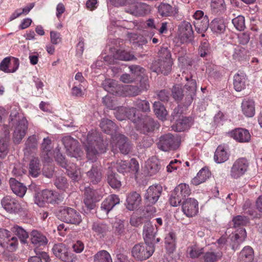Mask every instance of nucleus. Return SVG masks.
I'll use <instances>...</instances> for the list:
<instances>
[{"instance_id":"1","label":"nucleus","mask_w":262,"mask_h":262,"mask_svg":"<svg viewBox=\"0 0 262 262\" xmlns=\"http://www.w3.org/2000/svg\"><path fill=\"white\" fill-rule=\"evenodd\" d=\"M89 160L95 162L97 157L106 151L107 144L97 133H89L83 143Z\"/></svg>"},{"instance_id":"2","label":"nucleus","mask_w":262,"mask_h":262,"mask_svg":"<svg viewBox=\"0 0 262 262\" xmlns=\"http://www.w3.org/2000/svg\"><path fill=\"white\" fill-rule=\"evenodd\" d=\"M103 85L105 91L113 95L118 96H136L141 93V90L135 85H122L113 79L105 80Z\"/></svg>"},{"instance_id":"3","label":"nucleus","mask_w":262,"mask_h":262,"mask_svg":"<svg viewBox=\"0 0 262 262\" xmlns=\"http://www.w3.org/2000/svg\"><path fill=\"white\" fill-rule=\"evenodd\" d=\"M155 251V246L145 244L135 245L132 250V255L137 260H143L148 258Z\"/></svg>"},{"instance_id":"4","label":"nucleus","mask_w":262,"mask_h":262,"mask_svg":"<svg viewBox=\"0 0 262 262\" xmlns=\"http://www.w3.org/2000/svg\"><path fill=\"white\" fill-rule=\"evenodd\" d=\"M57 216L61 221L69 224H79L82 221L80 213L70 207L61 208Z\"/></svg>"},{"instance_id":"5","label":"nucleus","mask_w":262,"mask_h":262,"mask_svg":"<svg viewBox=\"0 0 262 262\" xmlns=\"http://www.w3.org/2000/svg\"><path fill=\"white\" fill-rule=\"evenodd\" d=\"M157 145L160 150L168 151L177 149L179 147L180 142L177 137L168 133L164 134L159 138Z\"/></svg>"},{"instance_id":"6","label":"nucleus","mask_w":262,"mask_h":262,"mask_svg":"<svg viewBox=\"0 0 262 262\" xmlns=\"http://www.w3.org/2000/svg\"><path fill=\"white\" fill-rule=\"evenodd\" d=\"M62 142L66 149L67 154L69 156L76 159L81 158L83 155L78 142L70 136H66L62 138Z\"/></svg>"},{"instance_id":"7","label":"nucleus","mask_w":262,"mask_h":262,"mask_svg":"<svg viewBox=\"0 0 262 262\" xmlns=\"http://www.w3.org/2000/svg\"><path fill=\"white\" fill-rule=\"evenodd\" d=\"M112 150L115 152L119 148L120 151L124 155L128 154L132 149V145L127 138L123 135L116 134L113 137Z\"/></svg>"},{"instance_id":"8","label":"nucleus","mask_w":262,"mask_h":262,"mask_svg":"<svg viewBox=\"0 0 262 262\" xmlns=\"http://www.w3.org/2000/svg\"><path fill=\"white\" fill-rule=\"evenodd\" d=\"M54 255L59 259L64 262H73L75 256L63 243L55 244L52 248Z\"/></svg>"},{"instance_id":"9","label":"nucleus","mask_w":262,"mask_h":262,"mask_svg":"<svg viewBox=\"0 0 262 262\" xmlns=\"http://www.w3.org/2000/svg\"><path fill=\"white\" fill-rule=\"evenodd\" d=\"M178 35L183 43L190 42L193 38V31L190 23L184 21L178 26Z\"/></svg>"},{"instance_id":"10","label":"nucleus","mask_w":262,"mask_h":262,"mask_svg":"<svg viewBox=\"0 0 262 262\" xmlns=\"http://www.w3.org/2000/svg\"><path fill=\"white\" fill-rule=\"evenodd\" d=\"M158 231L157 225L155 226L150 222H146L143 227V235L145 243L149 245H154L160 241V238H155Z\"/></svg>"},{"instance_id":"11","label":"nucleus","mask_w":262,"mask_h":262,"mask_svg":"<svg viewBox=\"0 0 262 262\" xmlns=\"http://www.w3.org/2000/svg\"><path fill=\"white\" fill-rule=\"evenodd\" d=\"M248 166L249 162L246 158L238 159L234 162L231 167V176L234 179L241 177L247 171Z\"/></svg>"},{"instance_id":"12","label":"nucleus","mask_w":262,"mask_h":262,"mask_svg":"<svg viewBox=\"0 0 262 262\" xmlns=\"http://www.w3.org/2000/svg\"><path fill=\"white\" fill-rule=\"evenodd\" d=\"M28 128V122L24 117H21L18 121L13 133V141L19 144L26 134Z\"/></svg>"},{"instance_id":"13","label":"nucleus","mask_w":262,"mask_h":262,"mask_svg":"<svg viewBox=\"0 0 262 262\" xmlns=\"http://www.w3.org/2000/svg\"><path fill=\"white\" fill-rule=\"evenodd\" d=\"M162 188L160 185H154L149 187L145 194V199L148 205L155 204L161 195Z\"/></svg>"},{"instance_id":"14","label":"nucleus","mask_w":262,"mask_h":262,"mask_svg":"<svg viewBox=\"0 0 262 262\" xmlns=\"http://www.w3.org/2000/svg\"><path fill=\"white\" fill-rule=\"evenodd\" d=\"M172 65V59L157 60L152 63L151 68L156 73H161L164 75H167L171 70Z\"/></svg>"},{"instance_id":"15","label":"nucleus","mask_w":262,"mask_h":262,"mask_svg":"<svg viewBox=\"0 0 262 262\" xmlns=\"http://www.w3.org/2000/svg\"><path fill=\"white\" fill-rule=\"evenodd\" d=\"M182 211L188 217H192L198 212V203L194 199H186L182 205Z\"/></svg>"},{"instance_id":"16","label":"nucleus","mask_w":262,"mask_h":262,"mask_svg":"<svg viewBox=\"0 0 262 262\" xmlns=\"http://www.w3.org/2000/svg\"><path fill=\"white\" fill-rule=\"evenodd\" d=\"M148 6L144 3L134 2L125 8V11L135 16H142L148 11Z\"/></svg>"},{"instance_id":"17","label":"nucleus","mask_w":262,"mask_h":262,"mask_svg":"<svg viewBox=\"0 0 262 262\" xmlns=\"http://www.w3.org/2000/svg\"><path fill=\"white\" fill-rule=\"evenodd\" d=\"M56 195L52 190H45L41 193H38L35 198V202L39 207H43L45 203H53Z\"/></svg>"},{"instance_id":"18","label":"nucleus","mask_w":262,"mask_h":262,"mask_svg":"<svg viewBox=\"0 0 262 262\" xmlns=\"http://www.w3.org/2000/svg\"><path fill=\"white\" fill-rule=\"evenodd\" d=\"M1 203L3 208L10 213H17L21 208L18 201L10 196L4 197L1 201Z\"/></svg>"},{"instance_id":"19","label":"nucleus","mask_w":262,"mask_h":262,"mask_svg":"<svg viewBox=\"0 0 262 262\" xmlns=\"http://www.w3.org/2000/svg\"><path fill=\"white\" fill-rule=\"evenodd\" d=\"M229 135L231 137L240 143L248 142L251 139V135L249 130L243 128H235L231 131Z\"/></svg>"},{"instance_id":"20","label":"nucleus","mask_w":262,"mask_h":262,"mask_svg":"<svg viewBox=\"0 0 262 262\" xmlns=\"http://www.w3.org/2000/svg\"><path fill=\"white\" fill-rule=\"evenodd\" d=\"M51 140L49 138H45L41 144V156L43 161L48 163L52 161L53 151L51 146Z\"/></svg>"},{"instance_id":"21","label":"nucleus","mask_w":262,"mask_h":262,"mask_svg":"<svg viewBox=\"0 0 262 262\" xmlns=\"http://www.w3.org/2000/svg\"><path fill=\"white\" fill-rule=\"evenodd\" d=\"M119 203L120 199L119 197L116 194H111L102 202L101 209L106 213H108L115 205L119 204Z\"/></svg>"},{"instance_id":"22","label":"nucleus","mask_w":262,"mask_h":262,"mask_svg":"<svg viewBox=\"0 0 262 262\" xmlns=\"http://www.w3.org/2000/svg\"><path fill=\"white\" fill-rule=\"evenodd\" d=\"M0 232L3 234V236H6V239H4L5 241L3 244H1V245L4 247H6L10 250H15L17 248L18 245L17 238L15 236L10 237V231L6 229L1 230Z\"/></svg>"},{"instance_id":"23","label":"nucleus","mask_w":262,"mask_h":262,"mask_svg":"<svg viewBox=\"0 0 262 262\" xmlns=\"http://www.w3.org/2000/svg\"><path fill=\"white\" fill-rule=\"evenodd\" d=\"M210 28L214 34H223L226 28L225 20L222 18H216L213 19L210 24Z\"/></svg>"},{"instance_id":"24","label":"nucleus","mask_w":262,"mask_h":262,"mask_svg":"<svg viewBox=\"0 0 262 262\" xmlns=\"http://www.w3.org/2000/svg\"><path fill=\"white\" fill-rule=\"evenodd\" d=\"M100 127L104 133L111 135L112 138L115 135L119 134L117 133L116 125L112 120L108 119H102L100 123Z\"/></svg>"},{"instance_id":"25","label":"nucleus","mask_w":262,"mask_h":262,"mask_svg":"<svg viewBox=\"0 0 262 262\" xmlns=\"http://www.w3.org/2000/svg\"><path fill=\"white\" fill-rule=\"evenodd\" d=\"M31 243L38 248L45 246L48 243V239L46 236L37 230H33L31 233Z\"/></svg>"},{"instance_id":"26","label":"nucleus","mask_w":262,"mask_h":262,"mask_svg":"<svg viewBox=\"0 0 262 262\" xmlns=\"http://www.w3.org/2000/svg\"><path fill=\"white\" fill-rule=\"evenodd\" d=\"M156 125V122L152 119L146 118L143 121L140 120L137 127L143 134H147L154 130Z\"/></svg>"},{"instance_id":"27","label":"nucleus","mask_w":262,"mask_h":262,"mask_svg":"<svg viewBox=\"0 0 262 262\" xmlns=\"http://www.w3.org/2000/svg\"><path fill=\"white\" fill-rule=\"evenodd\" d=\"M242 111L247 117H252L255 114V104L252 99H244L242 103Z\"/></svg>"},{"instance_id":"28","label":"nucleus","mask_w":262,"mask_h":262,"mask_svg":"<svg viewBox=\"0 0 262 262\" xmlns=\"http://www.w3.org/2000/svg\"><path fill=\"white\" fill-rule=\"evenodd\" d=\"M141 201V198L139 193L136 192H130L126 199L127 208L130 210H133L139 206Z\"/></svg>"},{"instance_id":"29","label":"nucleus","mask_w":262,"mask_h":262,"mask_svg":"<svg viewBox=\"0 0 262 262\" xmlns=\"http://www.w3.org/2000/svg\"><path fill=\"white\" fill-rule=\"evenodd\" d=\"M210 7L212 13L219 15L223 13L226 9L224 0H211Z\"/></svg>"},{"instance_id":"30","label":"nucleus","mask_w":262,"mask_h":262,"mask_svg":"<svg viewBox=\"0 0 262 262\" xmlns=\"http://www.w3.org/2000/svg\"><path fill=\"white\" fill-rule=\"evenodd\" d=\"M186 80L188 81L187 83L185 85V89L189 92V93L186 98L187 99L185 105H189L193 100V97L195 95V93L196 90V83L194 80L190 78V79L189 80L188 77H186Z\"/></svg>"},{"instance_id":"31","label":"nucleus","mask_w":262,"mask_h":262,"mask_svg":"<svg viewBox=\"0 0 262 262\" xmlns=\"http://www.w3.org/2000/svg\"><path fill=\"white\" fill-rule=\"evenodd\" d=\"M247 236L246 230L244 228H240L235 233H233L231 237V240L233 243L232 244V249L236 248L238 245L242 243Z\"/></svg>"},{"instance_id":"32","label":"nucleus","mask_w":262,"mask_h":262,"mask_svg":"<svg viewBox=\"0 0 262 262\" xmlns=\"http://www.w3.org/2000/svg\"><path fill=\"white\" fill-rule=\"evenodd\" d=\"M10 185L12 191L20 197L23 196L27 191V188L23 184L13 178L10 179Z\"/></svg>"},{"instance_id":"33","label":"nucleus","mask_w":262,"mask_h":262,"mask_svg":"<svg viewBox=\"0 0 262 262\" xmlns=\"http://www.w3.org/2000/svg\"><path fill=\"white\" fill-rule=\"evenodd\" d=\"M222 257L223 253L222 251L211 249L204 253L203 259L205 262H217Z\"/></svg>"},{"instance_id":"34","label":"nucleus","mask_w":262,"mask_h":262,"mask_svg":"<svg viewBox=\"0 0 262 262\" xmlns=\"http://www.w3.org/2000/svg\"><path fill=\"white\" fill-rule=\"evenodd\" d=\"M193 25L196 31L198 33H201L202 36L204 37V33L207 30L209 27V19L207 15L202 18L201 20H194Z\"/></svg>"},{"instance_id":"35","label":"nucleus","mask_w":262,"mask_h":262,"mask_svg":"<svg viewBox=\"0 0 262 262\" xmlns=\"http://www.w3.org/2000/svg\"><path fill=\"white\" fill-rule=\"evenodd\" d=\"M11 58L9 57L5 58L0 63V70L5 73H14L18 68L19 60L14 58L13 61L14 68L11 70L9 69V65L10 63Z\"/></svg>"},{"instance_id":"36","label":"nucleus","mask_w":262,"mask_h":262,"mask_svg":"<svg viewBox=\"0 0 262 262\" xmlns=\"http://www.w3.org/2000/svg\"><path fill=\"white\" fill-rule=\"evenodd\" d=\"M86 174L93 184H97L100 182L102 178L101 167L92 166L91 170L87 172Z\"/></svg>"},{"instance_id":"37","label":"nucleus","mask_w":262,"mask_h":262,"mask_svg":"<svg viewBox=\"0 0 262 262\" xmlns=\"http://www.w3.org/2000/svg\"><path fill=\"white\" fill-rule=\"evenodd\" d=\"M175 129L177 132H182L187 129L191 125V118L182 116L176 120Z\"/></svg>"},{"instance_id":"38","label":"nucleus","mask_w":262,"mask_h":262,"mask_svg":"<svg viewBox=\"0 0 262 262\" xmlns=\"http://www.w3.org/2000/svg\"><path fill=\"white\" fill-rule=\"evenodd\" d=\"M158 13L162 16H170L177 13L178 10L175 7L167 3H161L158 7Z\"/></svg>"},{"instance_id":"39","label":"nucleus","mask_w":262,"mask_h":262,"mask_svg":"<svg viewBox=\"0 0 262 262\" xmlns=\"http://www.w3.org/2000/svg\"><path fill=\"white\" fill-rule=\"evenodd\" d=\"M238 258L240 262H252L254 258V251L250 246L245 247L241 251Z\"/></svg>"},{"instance_id":"40","label":"nucleus","mask_w":262,"mask_h":262,"mask_svg":"<svg viewBox=\"0 0 262 262\" xmlns=\"http://www.w3.org/2000/svg\"><path fill=\"white\" fill-rule=\"evenodd\" d=\"M41 173L40 164L37 158L32 159L29 164V174L33 178L37 177Z\"/></svg>"},{"instance_id":"41","label":"nucleus","mask_w":262,"mask_h":262,"mask_svg":"<svg viewBox=\"0 0 262 262\" xmlns=\"http://www.w3.org/2000/svg\"><path fill=\"white\" fill-rule=\"evenodd\" d=\"M228 158L229 154L224 147L221 145L219 146L214 152V161L217 163H222L226 161Z\"/></svg>"},{"instance_id":"42","label":"nucleus","mask_w":262,"mask_h":262,"mask_svg":"<svg viewBox=\"0 0 262 262\" xmlns=\"http://www.w3.org/2000/svg\"><path fill=\"white\" fill-rule=\"evenodd\" d=\"M154 111L157 117L161 120H165L168 115L167 111L164 106L159 101L155 102L153 104Z\"/></svg>"},{"instance_id":"43","label":"nucleus","mask_w":262,"mask_h":262,"mask_svg":"<svg viewBox=\"0 0 262 262\" xmlns=\"http://www.w3.org/2000/svg\"><path fill=\"white\" fill-rule=\"evenodd\" d=\"M145 166L150 176L156 173L160 169L158 161L156 158H152L148 160Z\"/></svg>"},{"instance_id":"44","label":"nucleus","mask_w":262,"mask_h":262,"mask_svg":"<svg viewBox=\"0 0 262 262\" xmlns=\"http://www.w3.org/2000/svg\"><path fill=\"white\" fill-rule=\"evenodd\" d=\"M233 85L235 90L240 92L246 87V77L243 74H236L234 76Z\"/></svg>"},{"instance_id":"45","label":"nucleus","mask_w":262,"mask_h":262,"mask_svg":"<svg viewBox=\"0 0 262 262\" xmlns=\"http://www.w3.org/2000/svg\"><path fill=\"white\" fill-rule=\"evenodd\" d=\"M11 231L15 235L17 236L22 243L25 244L29 237L28 232L22 227L15 225L11 228Z\"/></svg>"},{"instance_id":"46","label":"nucleus","mask_w":262,"mask_h":262,"mask_svg":"<svg viewBox=\"0 0 262 262\" xmlns=\"http://www.w3.org/2000/svg\"><path fill=\"white\" fill-rule=\"evenodd\" d=\"M107 181L111 187L114 189H118L121 186V181L118 178V175L114 173L111 170L108 171Z\"/></svg>"},{"instance_id":"47","label":"nucleus","mask_w":262,"mask_h":262,"mask_svg":"<svg viewBox=\"0 0 262 262\" xmlns=\"http://www.w3.org/2000/svg\"><path fill=\"white\" fill-rule=\"evenodd\" d=\"M210 173L207 169L202 168L198 173L196 176L192 180V183L194 185H198L204 182L210 177Z\"/></svg>"},{"instance_id":"48","label":"nucleus","mask_w":262,"mask_h":262,"mask_svg":"<svg viewBox=\"0 0 262 262\" xmlns=\"http://www.w3.org/2000/svg\"><path fill=\"white\" fill-rule=\"evenodd\" d=\"M166 248L167 251L171 253L175 249L176 234L174 232H170L165 237Z\"/></svg>"},{"instance_id":"49","label":"nucleus","mask_w":262,"mask_h":262,"mask_svg":"<svg viewBox=\"0 0 262 262\" xmlns=\"http://www.w3.org/2000/svg\"><path fill=\"white\" fill-rule=\"evenodd\" d=\"M173 191L183 199L188 196L191 193L189 186L186 183L180 184L174 188Z\"/></svg>"},{"instance_id":"50","label":"nucleus","mask_w":262,"mask_h":262,"mask_svg":"<svg viewBox=\"0 0 262 262\" xmlns=\"http://www.w3.org/2000/svg\"><path fill=\"white\" fill-rule=\"evenodd\" d=\"M244 51V49L240 46L231 45L227 48L226 52L229 56H232L233 59H237L242 56Z\"/></svg>"},{"instance_id":"51","label":"nucleus","mask_w":262,"mask_h":262,"mask_svg":"<svg viewBox=\"0 0 262 262\" xmlns=\"http://www.w3.org/2000/svg\"><path fill=\"white\" fill-rule=\"evenodd\" d=\"M94 262H113L109 253L105 250L98 252L94 257Z\"/></svg>"},{"instance_id":"52","label":"nucleus","mask_w":262,"mask_h":262,"mask_svg":"<svg viewBox=\"0 0 262 262\" xmlns=\"http://www.w3.org/2000/svg\"><path fill=\"white\" fill-rule=\"evenodd\" d=\"M187 253L189 257L196 258L200 257L204 253V249L196 245H193L187 248Z\"/></svg>"},{"instance_id":"53","label":"nucleus","mask_w":262,"mask_h":262,"mask_svg":"<svg viewBox=\"0 0 262 262\" xmlns=\"http://www.w3.org/2000/svg\"><path fill=\"white\" fill-rule=\"evenodd\" d=\"M114 57L116 59L124 60V61H130L136 60V58L135 56L129 52L125 50H118L114 55Z\"/></svg>"},{"instance_id":"54","label":"nucleus","mask_w":262,"mask_h":262,"mask_svg":"<svg viewBox=\"0 0 262 262\" xmlns=\"http://www.w3.org/2000/svg\"><path fill=\"white\" fill-rule=\"evenodd\" d=\"M84 195L91 198L96 202L100 201L102 197L100 191L92 189L90 187L85 188Z\"/></svg>"},{"instance_id":"55","label":"nucleus","mask_w":262,"mask_h":262,"mask_svg":"<svg viewBox=\"0 0 262 262\" xmlns=\"http://www.w3.org/2000/svg\"><path fill=\"white\" fill-rule=\"evenodd\" d=\"M26 151L29 152L32 149H35L37 146V139L35 135L29 137L25 143Z\"/></svg>"},{"instance_id":"56","label":"nucleus","mask_w":262,"mask_h":262,"mask_svg":"<svg viewBox=\"0 0 262 262\" xmlns=\"http://www.w3.org/2000/svg\"><path fill=\"white\" fill-rule=\"evenodd\" d=\"M135 105L143 112L148 113L150 111V104L146 100L138 99L135 102Z\"/></svg>"},{"instance_id":"57","label":"nucleus","mask_w":262,"mask_h":262,"mask_svg":"<svg viewBox=\"0 0 262 262\" xmlns=\"http://www.w3.org/2000/svg\"><path fill=\"white\" fill-rule=\"evenodd\" d=\"M54 184L58 189L63 191H65L69 186L67 179L62 176L57 177Z\"/></svg>"},{"instance_id":"58","label":"nucleus","mask_w":262,"mask_h":262,"mask_svg":"<svg viewBox=\"0 0 262 262\" xmlns=\"http://www.w3.org/2000/svg\"><path fill=\"white\" fill-rule=\"evenodd\" d=\"M233 227L236 228L246 225L249 223L248 219L243 215H237L232 219Z\"/></svg>"},{"instance_id":"59","label":"nucleus","mask_w":262,"mask_h":262,"mask_svg":"<svg viewBox=\"0 0 262 262\" xmlns=\"http://www.w3.org/2000/svg\"><path fill=\"white\" fill-rule=\"evenodd\" d=\"M235 28L238 31H242L245 28V17L242 15H238L232 20Z\"/></svg>"},{"instance_id":"60","label":"nucleus","mask_w":262,"mask_h":262,"mask_svg":"<svg viewBox=\"0 0 262 262\" xmlns=\"http://www.w3.org/2000/svg\"><path fill=\"white\" fill-rule=\"evenodd\" d=\"M92 230L97 235H103L108 230V228L105 224L95 223L93 225Z\"/></svg>"},{"instance_id":"61","label":"nucleus","mask_w":262,"mask_h":262,"mask_svg":"<svg viewBox=\"0 0 262 262\" xmlns=\"http://www.w3.org/2000/svg\"><path fill=\"white\" fill-rule=\"evenodd\" d=\"M210 53V47L207 40L202 41L199 48V54L201 57H205Z\"/></svg>"},{"instance_id":"62","label":"nucleus","mask_w":262,"mask_h":262,"mask_svg":"<svg viewBox=\"0 0 262 262\" xmlns=\"http://www.w3.org/2000/svg\"><path fill=\"white\" fill-rule=\"evenodd\" d=\"M34 4L31 3L28 6L23 8L21 11L19 9L16 10L11 16V19L16 18L20 16L23 14H27L30 12V11L34 7Z\"/></svg>"},{"instance_id":"63","label":"nucleus","mask_w":262,"mask_h":262,"mask_svg":"<svg viewBox=\"0 0 262 262\" xmlns=\"http://www.w3.org/2000/svg\"><path fill=\"white\" fill-rule=\"evenodd\" d=\"M171 59V53L166 47H162L159 52V59L158 60H169Z\"/></svg>"},{"instance_id":"64","label":"nucleus","mask_w":262,"mask_h":262,"mask_svg":"<svg viewBox=\"0 0 262 262\" xmlns=\"http://www.w3.org/2000/svg\"><path fill=\"white\" fill-rule=\"evenodd\" d=\"M183 200L184 199L182 197L173 191L169 199V203L171 206L176 207L180 204Z\"/></svg>"}]
</instances>
